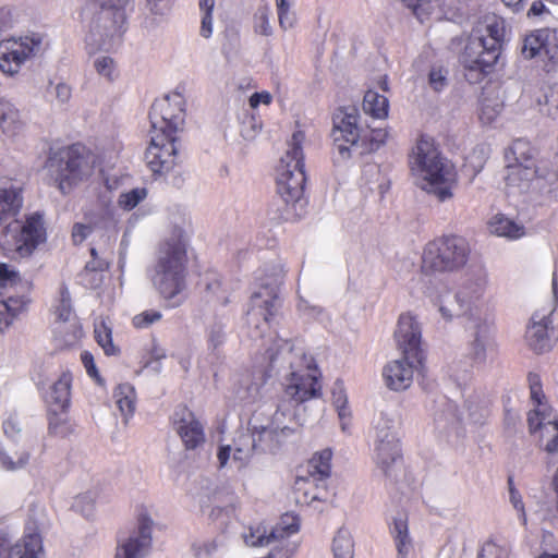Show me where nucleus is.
Listing matches in <instances>:
<instances>
[{
    "mask_svg": "<svg viewBox=\"0 0 558 558\" xmlns=\"http://www.w3.org/2000/svg\"><path fill=\"white\" fill-rule=\"evenodd\" d=\"M332 551L335 558H353L354 555V544L352 538L339 532L332 542Z\"/></svg>",
    "mask_w": 558,
    "mask_h": 558,
    "instance_id": "nucleus-41",
    "label": "nucleus"
},
{
    "mask_svg": "<svg viewBox=\"0 0 558 558\" xmlns=\"http://www.w3.org/2000/svg\"><path fill=\"white\" fill-rule=\"evenodd\" d=\"M362 140L360 146L364 151H374L383 145L388 138V132L384 129H362Z\"/></svg>",
    "mask_w": 558,
    "mask_h": 558,
    "instance_id": "nucleus-38",
    "label": "nucleus"
},
{
    "mask_svg": "<svg viewBox=\"0 0 558 558\" xmlns=\"http://www.w3.org/2000/svg\"><path fill=\"white\" fill-rule=\"evenodd\" d=\"M395 339L402 359L387 363L383 368V378L390 390L401 391L412 385L415 372L423 374L425 369L422 330L414 316L409 313L400 315Z\"/></svg>",
    "mask_w": 558,
    "mask_h": 558,
    "instance_id": "nucleus-1",
    "label": "nucleus"
},
{
    "mask_svg": "<svg viewBox=\"0 0 558 558\" xmlns=\"http://www.w3.org/2000/svg\"><path fill=\"white\" fill-rule=\"evenodd\" d=\"M271 447V445L258 444L254 430L240 432L234 439L233 462L238 464L239 469H242L248 463L254 452H265Z\"/></svg>",
    "mask_w": 558,
    "mask_h": 558,
    "instance_id": "nucleus-22",
    "label": "nucleus"
},
{
    "mask_svg": "<svg viewBox=\"0 0 558 558\" xmlns=\"http://www.w3.org/2000/svg\"><path fill=\"white\" fill-rule=\"evenodd\" d=\"M510 150H511L512 155L514 156V159H515L514 163L535 166L534 148L532 147L530 142L524 141V140H515L512 143Z\"/></svg>",
    "mask_w": 558,
    "mask_h": 558,
    "instance_id": "nucleus-40",
    "label": "nucleus"
},
{
    "mask_svg": "<svg viewBox=\"0 0 558 558\" xmlns=\"http://www.w3.org/2000/svg\"><path fill=\"white\" fill-rule=\"evenodd\" d=\"M99 7L106 12L100 20H111L112 29L110 35L121 38L124 33V25L126 23L125 7L129 0H95Z\"/></svg>",
    "mask_w": 558,
    "mask_h": 558,
    "instance_id": "nucleus-25",
    "label": "nucleus"
},
{
    "mask_svg": "<svg viewBox=\"0 0 558 558\" xmlns=\"http://www.w3.org/2000/svg\"><path fill=\"white\" fill-rule=\"evenodd\" d=\"M304 140L303 131L299 130L292 134L289 149L276 169L277 193L287 204L299 202L305 191L306 173L302 148Z\"/></svg>",
    "mask_w": 558,
    "mask_h": 558,
    "instance_id": "nucleus-5",
    "label": "nucleus"
},
{
    "mask_svg": "<svg viewBox=\"0 0 558 558\" xmlns=\"http://www.w3.org/2000/svg\"><path fill=\"white\" fill-rule=\"evenodd\" d=\"M153 522L147 514L138 518V535L131 536L126 542L118 545L114 558H143L151 545Z\"/></svg>",
    "mask_w": 558,
    "mask_h": 558,
    "instance_id": "nucleus-18",
    "label": "nucleus"
},
{
    "mask_svg": "<svg viewBox=\"0 0 558 558\" xmlns=\"http://www.w3.org/2000/svg\"><path fill=\"white\" fill-rule=\"evenodd\" d=\"M413 174L422 179V190L434 195L439 202L453 196L458 174L454 165L442 157L434 138L421 135L409 156Z\"/></svg>",
    "mask_w": 558,
    "mask_h": 558,
    "instance_id": "nucleus-2",
    "label": "nucleus"
},
{
    "mask_svg": "<svg viewBox=\"0 0 558 558\" xmlns=\"http://www.w3.org/2000/svg\"><path fill=\"white\" fill-rule=\"evenodd\" d=\"M544 98V105L547 106L548 114H558V83L548 86Z\"/></svg>",
    "mask_w": 558,
    "mask_h": 558,
    "instance_id": "nucleus-54",
    "label": "nucleus"
},
{
    "mask_svg": "<svg viewBox=\"0 0 558 558\" xmlns=\"http://www.w3.org/2000/svg\"><path fill=\"white\" fill-rule=\"evenodd\" d=\"M150 132L175 137L185 120V100L182 94L171 93L154 101L149 111Z\"/></svg>",
    "mask_w": 558,
    "mask_h": 558,
    "instance_id": "nucleus-8",
    "label": "nucleus"
},
{
    "mask_svg": "<svg viewBox=\"0 0 558 558\" xmlns=\"http://www.w3.org/2000/svg\"><path fill=\"white\" fill-rule=\"evenodd\" d=\"M282 353L283 349L276 342L265 353L257 355L253 366L254 376L262 383L266 381L271 376Z\"/></svg>",
    "mask_w": 558,
    "mask_h": 558,
    "instance_id": "nucleus-28",
    "label": "nucleus"
},
{
    "mask_svg": "<svg viewBox=\"0 0 558 558\" xmlns=\"http://www.w3.org/2000/svg\"><path fill=\"white\" fill-rule=\"evenodd\" d=\"M527 423L531 433H535L538 429L544 432V426L547 425V422H545V411L541 409L530 411L527 414Z\"/></svg>",
    "mask_w": 558,
    "mask_h": 558,
    "instance_id": "nucleus-55",
    "label": "nucleus"
},
{
    "mask_svg": "<svg viewBox=\"0 0 558 558\" xmlns=\"http://www.w3.org/2000/svg\"><path fill=\"white\" fill-rule=\"evenodd\" d=\"M47 240L44 214L32 213L21 221L20 230L13 234V244L20 257H29Z\"/></svg>",
    "mask_w": 558,
    "mask_h": 558,
    "instance_id": "nucleus-11",
    "label": "nucleus"
},
{
    "mask_svg": "<svg viewBox=\"0 0 558 558\" xmlns=\"http://www.w3.org/2000/svg\"><path fill=\"white\" fill-rule=\"evenodd\" d=\"M23 207L21 187H0V227L15 218Z\"/></svg>",
    "mask_w": 558,
    "mask_h": 558,
    "instance_id": "nucleus-26",
    "label": "nucleus"
},
{
    "mask_svg": "<svg viewBox=\"0 0 558 558\" xmlns=\"http://www.w3.org/2000/svg\"><path fill=\"white\" fill-rule=\"evenodd\" d=\"M477 558H509V551L495 541L488 539L482 546Z\"/></svg>",
    "mask_w": 558,
    "mask_h": 558,
    "instance_id": "nucleus-47",
    "label": "nucleus"
},
{
    "mask_svg": "<svg viewBox=\"0 0 558 558\" xmlns=\"http://www.w3.org/2000/svg\"><path fill=\"white\" fill-rule=\"evenodd\" d=\"M29 460V453L27 451H23L19 454L16 461H14L8 453L0 452V464L7 471H15L17 469L24 468Z\"/></svg>",
    "mask_w": 558,
    "mask_h": 558,
    "instance_id": "nucleus-51",
    "label": "nucleus"
},
{
    "mask_svg": "<svg viewBox=\"0 0 558 558\" xmlns=\"http://www.w3.org/2000/svg\"><path fill=\"white\" fill-rule=\"evenodd\" d=\"M271 102L272 96L267 90L254 93L248 99V104L252 109H256L260 104L269 106Z\"/></svg>",
    "mask_w": 558,
    "mask_h": 558,
    "instance_id": "nucleus-58",
    "label": "nucleus"
},
{
    "mask_svg": "<svg viewBox=\"0 0 558 558\" xmlns=\"http://www.w3.org/2000/svg\"><path fill=\"white\" fill-rule=\"evenodd\" d=\"M94 335L96 342L107 356L120 354V348L114 345L112 341V328L105 318L95 324Z\"/></svg>",
    "mask_w": 558,
    "mask_h": 558,
    "instance_id": "nucleus-36",
    "label": "nucleus"
},
{
    "mask_svg": "<svg viewBox=\"0 0 558 558\" xmlns=\"http://www.w3.org/2000/svg\"><path fill=\"white\" fill-rule=\"evenodd\" d=\"M213 34V14H202L201 35L209 38Z\"/></svg>",
    "mask_w": 558,
    "mask_h": 558,
    "instance_id": "nucleus-64",
    "label": "nucleus"
},
{
    "mask_svg": "<svg viewBox=\"0 0 558 558\" xmlns=\"http://www.w3.org/2000/svg\"><path fill=\"white\" fill-rule=\"evenodd\" d=\"M90 255L94 257V259L86 264V271H104L108 269V264L106 262L97 259L96 248H90Z\"/></svg>",
    "mask_w": 558,
    "mask_h": 558,
    "instance_id": "nucleus-63",
    "label": "nucleus"
},
{
    "mask_svg": "<svg viewBox=\"0 0 558 558\" xmlns=\"http://www.w3.org/2000/svg\"><path fill=\"white\" fill-rule=\"evenodd\" d=\"M92 232V228L84 223H75L72 228V240L75 244H81Z\"/></svg>",
    "mask_w": 558,
    "mask_h": 558,
    "instance_id": "nucleus-59",
    "label": "nucleus"
},
{
    "mask_svg": "<svg viewBox=\"0 0 558 558\" xmlns=\"http://www.w3.org/2000/svg\"><path fill=\"white\" fill-rule=\"evenodd\" d=\"M318 483L312 480L298 476L293 485V498L300 506L311 505L314 500L320 499L318 494Z\"/></svg>",
    "mask_w": 558,
    "mask_h": 558,
    "instance_id": "nucleus-33",
    "label": "nucleus"
},
{
    "mask_svg": "<svg viewBox=\"0 0 558 558\" xmlns=\"http://www.w3.org/2000/svg\"><path fill=\"white\" fill-rule=\"evenodd\" d=\"M397 549L398 558H409L413 551V541L409 532L408 518H396L389 526Z\"/></svg>",
    "mask_w": 558,
    "mask_h": 558,
    "instance_id": "nucleus-29",
    "label": "nucleus"
},
{
    "mask_svg": "<svg viewBox=\"0 0 558 558\" xmlns=\"http://www.w3.org/2000/svg\"><path fill=\"white\" fill-rule=\"evenodd\" d=\"M254 434H256L258 444L272 446L271 449H266V451H274L280 446V433L275 429L263 427L260 430L254 429Z\"/></svg>",
    "mask_w": 558,
    "mask_h": 558,
    "instance_id": "nucleus-50",
    "label": "nucleus"
},
{
    "mask_svg": "<svg viewBox=\"0 0 558 558\" xmlns=\"http://www.w3.org/2000/svg\"><path fill=\"white\" fill-rule=\"evenodd\" d=\"M508 486H509V493H510V500H511L513 507L524 514V505H523V501H522V498H521L519 492L514 487L512 476L508 477Z\"/></svg>",
    "mask_w": 558,
    "mask_h": 558,
    "instance_id": "nucleus-60",
    "label": "nucleus"
},
{
    "mask_svg": "<svg viewBox=\"0 0 558 558\" xmlns=\"http://www.w3.org/2000/svg\"><path fill=\"white\" fill-rule=\"evenodd\" d=\"M29 299L24 295L0 299V330L8 328L14 319L26 311Z\"/></svg>",
    "mask_w": 558,
    "mask_h": 558,
    "instance_id": "nucleus-31",
    "label": "nucleus"
},
{
    "mask_svg": "<svg viewBox=\"0 0 558 558\" xmlns=\"http://www.w3.org/2000/svg\"><path fill=\"white\" fill-rule=\"evenodd\" d=\"M116 402L124 415L133 414L135 410V391L130 385H119L114 391Z\"/></svg>",
    "mask_w": 558,
    "mask_h": 558,
    "instance_id": "nucleus-37",
    "label": "nucleus"
},
{
    "mask_svg": "<svg viewBox=\"0 0 558 558\" xmlns=\"http://www.w3.org/2000/svg\"><path fill=\"white\" fill-rule=\"evenodd\" d=\"M278 300L277 290L271 286H264L251 296L248 314L262 316L264 322L268 324L276 315Z\"/></svg>",
    "mask_w": 558,
    "mask_h": 558,
    "instance_id": "nucleus-21",
    "label": "nucleus"
},
{
    "mask_svg": "<svg viewBox=\"0 0 558 558\" xmlns=\"http://www.w3.org/2000/svg\"><path fill=\"white\" fill-rule=\"evenodd\" d=\"M43 37L39 34L11 37L0 41V72L8 76L20 73L22 66L40 49Z\"/></svg>",
    "mask_w": 558,
    "mask_h": 558,
    "instance_id": "nucleus-9",
    "label": "nucleus"
},
{
    "mask_svg": "<svg viewBox=\"0 0 558 558\" xmlns=\"http://www.w3.org/2000/svg\"><path fill=\"white\" fill-rule=\"evenodd\" d=\"M522 53L527 59L541 57L556 63L558 60V44L555 34L548 28L532 32L524 38Z\"/></svg>",
    "mask_w": 558,
    "mask_h": 558,
    "instance_id": "nucleus-17",
    "label": "nucleus"
},
{
    "mask_svg": "<svg viewBox=\"0 0 558 558\" xmlns=\"http://www.w3.org/2000/svg\"><path fill=\"white\" fill-rule=\"evenodd\" d=\"M318 371L310 369L306 373L292 372L288 378L284 393L296 404L322 396V385Z\"/></svg>",
    "mask_w": 558,
    "mask_h": 558,
    "instance_id": "nucleus-15",
    "label": "nucleus"
},
{
    "mask_svg": "<svg viewBox=\"0 0 558 558\" xmlns=\"http://www.w3.org/2000/svg\"><path fill=\"white\" fill-rule=\"evenodd\" d=\"M527 381L531 392L532 401L539 408L543 405V400L545 399V395L543 391L542 379L541 376L536 373H529Z\"/></svg>",
    "mask_w": 558,
    "mask_h": 558,
    "instance_id": "nucleus-49",
    "label": "nucleus"
},
{
    "mask_svg": "<svg viewBox=\"0 0 558 558\" xmlns=\"http://www.w3.org/2000/svg\"><path fill=\"white\" fill-rule=\"evenodd\" d=\"M95 69L98 74L105 76L108 81H113L116 71L114 61L110 57H101L95 61Z\"/></svg>",
    "mask_w": 558,
    "mask_h": 558,
    "instance_id": "nucleus-53",
    "label": "nucleus"
},
{
    "mask_svg": "<svg viewBox=\"0 0 558 558\" xmlns=\"http://www.w3.org/2000/svg\"><path fill=\"white\" fill-rule=\"evenodd\" d=\"M363 110L375 119H385L388 117L389 111L388 98L369 89L364 95Z\"/></svg>",
    "mask_w": 558,
    "mask_h": 558,
    "instance_id": "nucleus-34",
    "label": "nucleus"
},
{
    "mask_svg": "<svg viewBox=\"0 0 558 558\" xmlns=\"http://www.w3.org/2000/svg\"><path fill=\"white\" fill-rule=\"evenodd\" d=\"M175 140L177 137L173 136L150 132V143L145 153V160L154 174L167 173L174 167Z\"/></svg>",
    "mask_w": 558,
    "mask_h": 558,
    "instance_id": "nucleus-13",
    "label": "nucleus"
},
{
    "mask_svg": "<svg viewBox=\"0 0 558 558\" xmlns=\"http://www.w3.org/2000/svg\"><path fill=\"white\" fill-rule=\"evenodd\" d=\"M270 15L271 9L268 3L264 2L257 8L253 20L255 33L263 36L271 35L272 28L269 23Z\"/></svg>",
    "mask_w": 558,
    "mask_h": 558,
    "instance_id": "nucleus-39",
    "label": "nucleus"
},
{
    "mask_svg": "<svg viewBox=\"0 0 558 558\" xmlns=\"http://www.w3.org/2000/svg\"><path fill=\"white\" fill-rule=\"evenodd\" d=\"M147 196L145 187H135L129 192L122 193L118 198V205L123 210H132Z\"/></svg>",
    "mask_w": 558,
    "mask_h": 558,
    "instance_id": "nucleus-42",
    "label": "nucleus"
},
{
    "mask_svg": "<svg viewBox=\"0 0 558 558\" xmlns=\"http://www.w3.org/2000/svg\"><path fill=\"white\" fill-rule=\"evenodd\" d=\"M13 26V15L12 11L9 8L0 9V35L12 28Z\"/></svg>",
    "mask_w": 558,
    "mask_h": 558,
    "instance_id": "nucleus-62",
    "label": "nucleus"
},
{
    "mask_svg": "<svg viewBox=\"0 0 558 558\" xmlns=\"http://www.w3.org/2000/svg\"><path fill=\"white\" fill-rule=\"evenodd\" d=\"M87 153L85 145L74 143L58 148H50L46 160V168L58 190L65 195L84 180Z\"/></svg>",
    "mask_w": 558,
    "mask_h": 558,
    "instance_id": "nucleus-7",
    "label": "nucleus"
},
{
    "mask_svg": "<svg viewBox=\"0 0 558 558\" xmlns=\"http://www.w3.org/2000/svg\"><path fill=\"white\" fill-rule=\"evenodd\" d=\"M480 36L472 35L460 57L464 69L476 72V80L487 74L498 61L505 38V21L498 16L486 17Z\"/></svg>",
    "mask_w": 558,
    "mask_h": 558,
    "instance_id": "nucleus-4",
    "label": "nucleus"
},
{
    "mask_svg": "<svg viewBox=\"0 0 558 558\" xmlns=\"http://www.w3.org/2000/svg\"><path fill=\"white\" fill-rule=\"evenodd\" d=\"M41 551L43 539L38 533L25 534L13 546L5 534H0V558H39Z\"/></svg>",
    "mask_w": 558,
    "mask_h": 558,
    "instance_id": "nucleus-20",
    "label": "nucleus"
},
{
    "mask_svg": "<svg viewBox=\"0 0 558 558\" xmlns=\"http://www.w3.org/2000/svg\"><path fill=\"white\" fill-rule=\"evenodd\" d=\"M359 111L354 107L338 108L332 116V137L340 155L349 154L352 146L361 144L362 129L359 126Z\"/></svg>",
    "mask_w": 558,
    "mask_h": 558,
    "instance_id": "nucleus-10",
    "label": "nucleus"
},
{
    "mask_svg": "<svg viewBox=\"0 0 558 558\" xmlns=\"http://www.w3.org/2000/svg\"><path fill=\"white\" fill-rule=\"evenodd\" d=\"M279 25L282 29L292 28L296 22L295 14L291 11L290 0H275Z\"/></svg>",
    "mask_w": 558,
    "mask_h": 558,
    "instance_id": "nucleus-44",
    "label": "nucleus"
},
{
    "mask_svg": "<svg viewBox=\"0 0 558 558\" xmlns=\"http://www.w3.org/2000/svg\"><path fill=\"white\" fill-rule=\"evenodd\" d=\"M22 128L20 111L11 102L0 100V129L2 132L9 137H13L20 134Z\"/></svg>",
    "mask_w": 558,
    "mask_h": 558,
    "instance_id": "nucleus-32",
    "label": "nucleus"
},
{
    "mask_svg": "<svg viewBox=\"0 0 558 558\" xmlns=\"http://www.w3.org/2000/svg\"><path fill=\"white\" fill-rule=\"evenodd\" d=\"M332 451L329 448L315 452L306 463L307 478L320 483L331 474Z\"/></svg>",
    "mask_w": 558,
    "mask_h": 558,
    "instance_id": "nucleus-27",
    "label": "nucleus"
},
{
    "mask_svg": "<svg viewBox=\"0 0 558 558\" xmlns=\"http://www.w3.org/2000/svg\"><path fill=\"white\" fill-rule=\"evenodd\" d=\"M428 81L434 90L440 92L447 85V72L441 66H434L429 72Z\"/></svg>",
    "mask_w": 558,
    "mask_h": 558,
    "instance_id": "nucleus-52",
    "label": "nucleus"
},
{
    "mask_svg": "<svg viewBox=\"0 0 558 558\" xmlns=\"http://www.w3.org/2000/svg\"><path fill=\"white\" fill-rule=\"evenodd\" d=\"M524 341L535 354H543L554 348L557 335L554 327L553 312L548 314L533 313L526 325Z\"/></svg>",
    "mask_w": 558,
    "mask_h": 558,
    "instance_id": "nucleus-12",
    "label": "nucleus"
},
{
    "mask_svg": "<svg viewBox=\"0 0 558 558\" xmlns=\"http://www.w3.org/2000/svg\"><path fill=\"white\" fill-rule=\"evenodd\" d=\"M539 179L538 171L535 166L512 163L507 168V175L505 178L508 186H515L520 189H529L530 185Z\"/></svg>",
    "mask_w": 558,
    "mask_h": 558,
    "instance_id": "nucleus-30",
    "label": "nucleus"
},
{
    "mask_svg": "<svg viewBox=\"0 0 558 558\" xmlns=\"http://www.w3.org/2000/svg\"><path fill=\"white\" fill-rule=\"evenodd\" d=\"M162 319L161 312L157 310H146L136 314L132 318V326L135 329H145Z\"/></svg>",
    "mask_w": 558,
    "mask_h": 558,
    "instance_id": "nucleus-46",
    "label": "nucleus"
},
{
    "mask_svg": "<svg viewBox=\"0 0 558 558\" xmlns=\"http://www.w3.org/2000/svg\"><path fill=\"white\" fill-rule=\"evenodd\" d=\"M20 282V272L7 263H0V299L4 296L8 288L14 287Z\"/></svg>",
    "mask_w": 558,
    "mask_h": 558,
    "instance_id": "nucleus-43",
    "label": "nucleus"
},
{
    "mask_svg": "<svg viewBox=\"0 0 558 558\" xmlns=\"http://www.w3.org/2000/svg\"><path fill=\"white\" fill-rule=\"evenodd\" d=\"M472 286H464L456 295L447 293L442 296L439 311L445 318L449 319L453 316L454 305L462 310L465 302L471 303L473 299L480 298L483 292V284L476 283L475 289Z\"/></svg>",
    "mask_w": 558,
    "mask_h": 558,
    "instance_id": "nucleus-23",
    "label": "nucleus"
},
{
    "mask_svg": "<svg viewBox=\"0 0 558 558\" xmlns=\"http://www.w3.org/2000/svg\"><path fill=\"white\" fill-rule=\"evenodd\" d=\"M81 361L88 376L95 379L97 383H100L102 379L96 367L94 355L89 351H84L81 354Z\"/></svg>",
    "mask_w": 558,
    "mask_h": 558,
    "instance_id": "nucleus-56",
    "label": "nucleus"
},
{
    "mask_svg": "<svg viewBox=\"0 0 558 558\" xmlns=\"http://www.w3.org/2000/svg\"><path fill=\"white\" fill-rule=\"evenodd\" d=\"M473 328L476 330L473 342V356L475 360H482L485 356V347L482 338L486 337V333L488 332V325L485 322L483 324L474 325Z\"/></svg>",
    "mask_w": 558,
    "mask_h": 558,
    "instance_id": "nucleus-48",
    "label": "nucleus"
},
{
    "mask_svg": "<svg viewBox=\"0 0 558 558\" xmlns=\"http://www.w3.org/2000/svg\"><path fill=\"white\" fill-rule=\"evenodd\" d=\"M375 461L385 474L389 473L392 464L402 461L401 442L396 433L381 429L375 445Z\"/></svg>",
    "mask_w": 558,
    "mask_h": 558,
    "instance_id": "nucleus-19",
    "label": "nucleus"
},
{
    "mask_svg": "<svg viewBox=\"0 0 558 558\" xmlns=\"http://www.w3.org/2000/svg\"><path fill=\"white\" fill-rule=\"evenodd\" d=\"M225 341V332L223 327L220 324H215L210 327L208 333V344L209 348L216 350L219 348Z\"/></svg>",
    "mask_w": 558,
    "mask_h": 558,
    "instance_id": "nucleus-57",
    "label": "nucleus"
},
{
    "mask_svg": "<svg viewBox=\"0 0 558 558\" xmlns=\"http://www.w3.org/2000/svg\"><path fill=\"white\" fill-rule=\"evenodd\" d=\"M187 262L186 243L180 230L177 239L168 240L160 246L151 277V282L167 308L182 304L180 295L186 289Z\"/></svg>",
    "mask_w": 558,
    "mask_h": 558,
    "instance_id": "nucleus-3",
    "label": "nucleus"
},
{
    "mask_svg": "<svg viewBox=\"0 0 558 558\" xmlns=\"http://www.w3.org/2000/svg\"><path fill=\"white\" fill-rule=\"evenodd\" d=\"M71 375L69 373H63L52 385L48 403L53 415L69 410L71 402Z\"/></svg>",
    "mask_w": 558,
    "mask_h": 558,
    "instance_id": "nucleus-24",
    "label": "nucleus"
},
{
    "mask_svg": "<svg viewBox=\"0 0 558 558\" xmlns=\"http://www.w3.org/2000/svg\"><path fill=\"white\" fill-rule=\"evenodd\" d=\"M3 432L8 437H15L21 432V426L16 417L9 416L3 422Z\"/></svg>",
    "mask_w": 558,
    "mask_h": 558,
    "instance_id": "nucleus-61",
    "label": "nucleus"
},
{
    "mask_svg": "<svg viewBox=\"0 0 558 558\" xmlns=\"http://www.w3.org/2000/svg\"><path fill=\"white\" fill-rule=\"evenodd\" d=\"M489 229L494 234L509 239H519L524 235V227L504 215L494 216L489 222Z\"/></svg>",
    "mask_w": 558,
    "mask_h": 558,
    "instance_id": "nucleus-35",
    "label": "nucleus"
},
{
    "mask_svg": "<svg viewBox=\"0 0 558 558\" xmlns=\"http://www.w3.org/2000/svg\"><path fill=\"white\" fill-rule=\"evenodd\" d=\"M172 424L186 450H195L206 441L203 423L186 405L177 407L172 416Z\"/></svg>",
    "mask_w": 558,
    "mask_h": 558,
    "instance_id": "nucleus-14",
    "label": "nucleus"
},
{
    "mask_svg": "<svg viewBox=\"0 0 558 558\" xmlns=\"http://www.w3.org/2000/svg\"><path fill=\"white\" fill-rule=\"evenodd\" d=\"M300 530V520L296 515L286 513L281 517V521L270 533L263 524L250 526L248 533L245 534V542L251 546H266L274 539L290 536Z\"/></svg>",
    "mask_w": 558,
    "mask_h": 558,
    "instance_id": "nucleus-16",
    "label": "nucleus"
},
{
    "mask_svg": "<svg viewBox=\"0 0 558 558\" xmlns=\"http://www.w3.org/2000/svg\"><path fill=\"white\" fill-rule=\"evenodd\" d=\"M541 439L545 440L544 450L548 453L558 452V422L548 421L544 426V432L541 433Z\"/></svg>",
    "mask_w": 558,
    "mask_h": 558,
    "instance_id": "nucleus-45",
    "label": "nucleus"
},
{
    "mask_svg": "<svg viewBox=\"0 0 558 558\" xmlns=\"http://www.w3.org/2000/svg\"><path fill=\"white\" fill-rule=\"evenodd\" d=\"M469 256L470 245L464 238L442 235L425 245L421 270L426 275L456 271L466 265Z\"/></svg>",
    "mask_w": 558,
    "mask_h": 558,
    "instance_id": "nucleus-6",
    "label": "nucleus"
}]
</instances>
